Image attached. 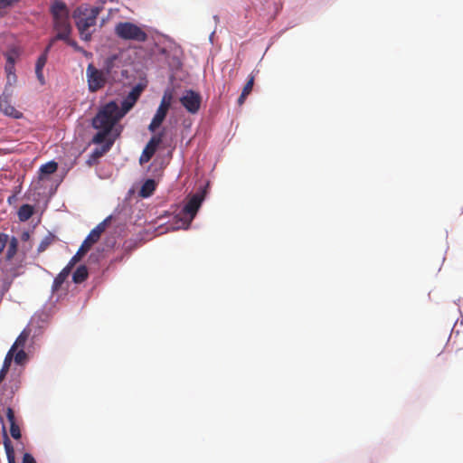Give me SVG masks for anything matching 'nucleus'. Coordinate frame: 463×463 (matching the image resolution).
<instances>
[{
	"label": "nucleus",
	"instance_id": "nucleus-17",
	"mask_svg": "<svg viewBox=\"0 0 463 463\" xmlns=\"http://www.w3.org/2000/svg\"><path fill=\"white\" fill-rule=\"evenodd\" d=\"M58 169V164L55 161H50L44 165H42L39 169V178L43 179L47 175L55 173Z\"/></svg>",
	"mask_w": 463,
	"mask_h": 463
},
{
	"label": "nucleus",
	"instance_id": "nucleus-3",
	"mask_svg": "<svg viewBox=\"0 0 463 463\" xmlns=\"http://www.w3.org/2000/svg\"><path fill=\"white\" fill-rule=\"evenodd\" d=\"M50 11L53 20V29L57 32L56 39L67 41L71 33V25L66 4L62 1L55 0L51 5Z\"/></svg>",
	"mask_w": 463,
	"mask_h": 463
},
{
	"label": "nucleus",
	"instance_id": "nucleus-37",
	"mask_svg": "<svg viewBox=\"0 0 463 463\" xmlns=\"http://www.w3.org/2000/svg\"><path fill=\"white\" fill-rule=\"evenodd\" d=\"M247 97H248V95H247V94H244V93H242V92H241V94L240 95V97H239V99H238V101H237V102H238V104H239L240 106H241V105L244 103V101H245V99H246V98H247Z\"/></svg>",
	"mask_w": 463,
	"mask_h": 463
},
{
	"label": "nucleus",
	"instance_id": "nucleus-13",
	"mask_svg": "<svg viewBox=\"0 0 463 463\" xmlns=\"http://www.w3.org/2000/svg\"><path fill=\"white\" fill-rule=\"evenodd\" d=\"M113 139H106L105 144L101 147L96 148L92 151V153L89 156V159L87 160V164L90 166L96 164L99 158H100L105 153H107L110 149V147L113 145Z\"/></svg>",
	"mask_w": 463,
	"mask_h": 463
},
{
	"label": "nucleus",
	"instance_id": "nucleus-16",
	"mask_svg": "<svg viewBox=\"0 0 463 463\" xmlns=\"http://www.w3.org/2000/svg\"><path fill=\"white\" fill-rule=\"evenodd\" d=\"M71 273V270H70V268H63L61 269V271L55 277L54 280H53V283H52V291H58L62 284L64 283V281L66 280V279L68 278V276L70 275Z\"/></svg>",
	"mask_w": 463,
	"mask_h": 463
},
{
	"label": "nucleus",
	"instance_id": "nucleus-32",
	"mask_svg": "<svg viewBox=\"0 0 463 463\" xmlns=\"http://www.w3.org/2000/svg\"><path fill=\"white\" fill-rule=\"evenodd\" d=\"M22 463H36V461L30 453H24Z\"/></svg>",
	"mask_w": 463,
	"mask_h": 463
},
{
	"label": "nucleus",
	"instance_id": "nucleus-33",
	"mask_svg": "<svg viewBox=\"0 0 463 463\" xmlns=\"http://www.w3.org/2000/svg\"><path fill=\"white\" fill-rule=\"evenodd\" d=\"M14 52H8L6 54V64H9L12 62V64H14Z\"/></svg>",
	"mask_w": 463,
	"mask_h": 463
},
{
	"label": "nucleus",
	"instance_id": "nucleus-1",
	"mask_svg": "<svg viewBox=\"0 0 463 463\" xmlns=\"http://www.w3.org/2000/svg\"><path fill=\"white\" fill-rule=\"evenodd\" d=\"M118 114V105L116 101H109L100 108L92 119V127L99 131L92 138L95 144L106 141L114 126L121 119Z\"/></svg>",
	"mask_w": 463,
	"mask_h": 463
},
{
	"label": "nucleus",
	"instance_id": "nucleus-22",
	"mask_svg": "<svg viewBox=\"0 0 463 463\" xmlns=\"http://www.w3.org/2000/svg\"><path fill=\"white\" fill-rule=\"evenodd\" d=\"M13 355L14 354H12L11 352H8L4 360L3 366L0 370V383L2 381H4V379L5 378L7 373L9 371V368H10V365L12 363V359H13Z\"/></svg>",
	"mask_w": 463,
	"mask_h": 463
},
{
	"label": "nucleus",
	"instance_id": "nucleus-11",
	"mask_svg": "<svg viewBox=\"0 0 463 463\" xmlns=\"http://www.w3.org/2000/svg\"><path fill=\"white\" fill-rule=\"evenodd\" d=\"M163 137L164 133L160 132L150 138L139 157L140 165L147 163L152 158L158 146L162 143Z\"/></svg>",
	"mask_w": 463,
	"mask_h": 463
},
{
	"label": "nucleus",
	"instance_id": "nucleus-26",
	"mask_svg": "<svg viewBox=\"0 0 463 463\" xmlns=\"http://www.w3.org/2000/svg\"><path fill=\"white\" fill-rule=\"evenodd\" d=\"M54 236L52 234H49L46 236L38 246V252H43L47 250V248L53 242Z\"/></svg>",
	"mask_w": 463,
	"mask_h": 463
},
{
	"label": "nucleus",
	"instance_id": "nucleus-23",
	"mask_svg": "<svg viewBox=\"0 0 463 463\" xmlns=\"http://www.w3.org/2000/svg\"><path fill=\"white\" fill-rule=\"evenodd\" d=\"M118 60L117 55L108 57L104 61V66L101 71L105 72L107 76L110 75L113 71L115 61Z\"/></svg>",
	"mask_w": 463,
	"mask_h": 463
},
{
	"label": "nucleus",
	"instance_id": "nucleus-9",
	"mask_svg": "<svg viewBox=\"0 0 463 463\" xmlns=\"http://www.w3.org/2000/svg\"><path fill=\"white\" fill-rule=\"evenodd\" d=\"M142 91L143 87L140 84L136 85L131 90L128 95L124 98L121 102V108L118 107L119 117L123 118L135 106Z\"/></svg>",
	"mask_w": 463,
	"mask_h": 463
},
{
	"label": "nucleus",
	"instance_id": "nucleus-8",
	"mask_svg": "<svg viewBox=\"0 0 463 463\" xmlns=\"http://www.w3.org/2000/svg\"><path fill=\"white\" fill-rule=\"evenodd\" d=\"M12 95L13 90H9L8 87H5L3 94L0 96V110L8 117L20 118L23 114L12 105Z\"/></svg>",
	"mask_w": 463,
	"mask_h": 463
},
{
	"label": "nucleus",
	"instance_id": "nucleus-25",
	"mask_svg": "<svg viewBox=\"0 0 463 463\" xmlns=\"http://www.w3.org/2000/svg\"><path fill=\"white\" fill-rule=\"evenodd\" d=\"M87 254L86 251L83 250V249L79 248L76 254L70 260L69 263L65 266V268H70V270L71 271L72 268L76 265L77 262L81 260V259Z\"/></svg>",
	"mask_w": 463,
	"mask_h": 463
},
{
	"label": "nucleus",
	"instance_id": "nucleus-39",
	"mask_svg": "<svg viewBox=\"0 0 463 463\" xmlns=\"http://www.w3.org/2000/svg\"><path fill=\"white\" fill-rule=\"evenodd\" d=\"M28 236H29V235H28V233H27V232H25V233H24V234H23V238H24V239L27 238Z\"/></svg>",
	"mask_w": 463,
	"mask_h": 463
},
{
	"label": "nucleus",
	"instance_id": "nucleus-12",
	"mask_svg": "<svg viewBox=\"0 0 463 463\" xmlns=\"http://www.w3.org/2000/svg\"><path fill=\"white\" fill-rule=\"evenodd\" d=\"M107 220L99 223L94 229L90 231L86 239L81 243L80 247L84 251L88 252L90 248L99 241L101 234L105 232Z\"/></svg>",
	"mask_w": 463,
	"mask_h": 463
},
{
	"label": "nucleus",
	"instance_id": "nucleus-19",
	"mask_svg": "<svg viewBox=\"0 0 463 463\" xmlns=\"http://www.w3.org/2000/svg\"><path fill=\"white\" fill-rule=\"evenodd\" d=\"M4 446H5L8 463H15L14 449V447L12 445L10 439L8 438V436L5 432L4 435Z\"/></svg>",
	"mask_w": 463,
	"mask_h": 463
},
{
	"label": "nucleus",
	"instance_id": "nucleus-7",
	"mask_svg": "<svg viewBox=\"0 0 463 463\" xmlns=\"http://www.w3.org/2000/svg\"><path fill=\"white\" fill-rule=\"evenodd\" d=\"M86 78L90 92H97L107 83V75L101 70L97 69L92 63H90L86 69Z\"/></svg>",
	"mask_w": 463,
	"mask_h": 463
},
{
	"label": "nucleus",
	"instance_id": "nucleus-14",
	"mask_svg": "<svg viewBox=\"0 0 463 463\" xmlns=\"http://www.w3.org/2000/svg\"><path fill=\"white\" fill-rule=\"evenodd\" d=\"M6 417L10 423V434L14 439L21 438V430L19 425L15 421L14 411L11 407L6 409Z\"/></svg>",
	"mask_w": 463,
	"mask_h": 463
},
{
	"label": "nucleus",
	"instance_id": "nucleus-2",
	"mask_svg": "<svg viewBox=\"0 0 463 463\" xmlns=\"http://www.w3.org/2000/svg\"><path fill=\"white\" fill-rule=\"evenodd\" d=\"M101 11V6L88 7L84 5L78 6L73 11L72 18L75 21V25L81 40L85 42L91 40L97 18Z\"/></svg>",
	"mask_w": 463,
	"mask_h": 463
},
{
	"label": "nucleus",
	"instance_id": "nucleus-24",
	"mask_svg": "<svg viewBox=\"0 0 463 463\" xmlns=\"http://www.w3.org/2000/svg\"><path fill=\"white\" fill-rule=\"evenodd\" d=\"M18 247V241L15 237H13L8 244L7 251H6V259L11 260L16 254Z\"/></svg>",
	"mask_w": 463,
	"mask_h": 463
},
{
	"label": "nucleus",
	"instance_id": "nucleus-35",
	"mask_svg": "<svg viewBox=\"0 0 463 463\" xmlns=\"http://www.w3.org/2000/svg\"><path fill=\"white\" fill-rule=\"evenodd\" d=\"M57 40H58V39H56V36H55V37H53V38L50 41L49 44H48V45L46 46V48H45V51H44V52H45V53H48V52L51 50V48L52 47L53 43H55V41H57Z\"/></svg>",
	"mask_w": 463,
	"mask_h": 463
},
{
	"label": "nucleus",
	"instance_id": "nucleus-28",
	"mask_svg": "<svg viewBox=\"0 0 463 463\" xmlns=\"http://www.w3.org/2000/svg\"><path fill=\"white\" fill-rule=\"evenodd\" d=\"M254 80H255V77L253 75H250L248 81L246 82V84L244 85V87L242 89V91H241L242 93L250 95V93L252 90L253 85H254Z\"/></svg>",
	"mask_w": 463,
	"mask_h": 463
},
{
	"label": "nucleus",
	"instance_id": "nucleus-36",
	"mask_svg": "<svg viewBox=\"0 0 463 463\" xmlns=\"http://www.w3.org/2000/svg\"><path fill=\"white\" fill-rule=\"evenodd\" d=\"M69 45L72 46L73 48H75L76 50H80V48L78 46L77 43L75 41H72L70 39V37L68 38L67 41H65Z\"/></svg>",
	"mask_w": 463,
	"mask_h": 463
},
{
	"label": "nucleus",
	"instance_id": "nucleus-31",
	"mask_svg": "<svg viewBox=\"0 0 463 463\" xmlns=\"http://www.w3.org/2000/svg\"><path fill=\"white\" fill-rule=\"evenodd\" d=\"M9 237L5 233H0V253L4 250L5 248L7 242H8Z\"/></svg>",
	"mask_w": 463,
	"mask_h": 463
},
{
	"label": "nucleus",
	"instance_id": "nucleus-20",
	"mask_svg": "<svg viewBox=\"0 0 463 463\" xmlns=\"http://www.w3.org/2000/svg\"><path fill=\"white\" fill-rule=\"evenodd\" d=\"M156 186V184L155 180H153V179L146 180L141 186L140 195L142 197L150 196L154 193Z\"/></svg>",
	"mask_w": 463,
	"mask_h": 463
},
{
	"label": "nucleus",
	"instance_id": "nucleus-27",
	"mask_svg": "<svg viewBox=\"0 0 463 463\" xmlns=\"http://www.w3.org/2000/svg\"><path fill=\"white\" fill-rule=\"evenodd\" d=\"M13 357L17 364H24L26 362L28 356L23 349H20L14 353Z\"/></svg>",
	"mask_w": 463,
	"mask_h": 463
},
{
	"label": "nucleus",
	"instance_id": "nucleus-15",
	"mask_svg": "<svg viewBox=\"0 0 463 463\" xmlns=\"http://www.w3.org/2000/svg\"><path fill=\"white\" fill-rule=\"evenodd\" d=\"M30 335H31V330L28 329V328H24L20 333L18 337L16 338L15 342L12 345L11 349L9 350V352H11V354H14V353L15 351H17L18 348H22L23 349V347L25 345V344H26Z\"/></svg>",
	"mask_w": 463,
	"mask_h": 463
},
{
	"label": "nucleus",
	"instance_id": "nucleus-38",
	"mask_svg": "<svg viewBox=\"0 0 463 463\" xmlns=\"http://www.w3.org/2000/svg\"><path fill=\"white\" fill-rule=\"evenodd\" d=\"M15 81H16V75H15L14 73H13V74L11 75V85H8V84L6 83V86H5V87H8V89H9V90H12V86H13V84H14Z\"/></svg>",
	"mask_w": 463,
	"mask_h": 463
},
{
	"label": "nucleus",
	"instance_id": "nucleus-5",
	"mask_svg": "<svg viewBox=\"0 0 463 463\" xmlns=\"http://www.w3.org/2000/svg\"><path fill=\"white\" fill-rule=\"evenodd\" d=\"M204 199L203 194L196 193L193 194L184 204L180 214L183 216L180 218L181 224L180 228L188 229L192 221L194 219L198 210L200 209L202 203Z\"/></svg>",
	"mask_w": 463,
	"mask_h": 463
},
{
	"label": "nucleus",
	"instance_id": "nucleus-18",
	"mask_svg": "<svg viewBox=\"0 0 463 463\" xmlns=\"http://www.w3.org/2000/svg\"><path fill=\"white\" fill-rule=\"evenodd\" d=\"M89 272L85 265L79 266L72 275V280L74 283H82L88 279Z\"/></svg>",
	"mask_w": 463,
	"mask_h": 463
},
{
	"label": "nucleus",
	"instance_id": "nucleus-34",
	"mask_svg": "<svg viewBox=\"0 0 463 463\" xmlns=\"http://www.w3.org/2000/svg\"><path fill=\"white\" fill-rule=\"evenodd\" d=\"M35 73H36V77L39 80V81L41 82V84H44V78H43V71L35 70Z\"/></svg>",
	"mask_w": 463,
	"mask_h": 463
},
{
	"label": "nucleus",
	"instance_id": "nucleus-10",
	"mask_svg": "<svg viewBox=\"0 0 463 463\" xmlns=\"http://www.w3.org/2000/svg\"><path fill=\"white\" fill-rule=\"evenodd\" d=\"M180 102L188 112L195 114L200 109L202 98L199 93L190 90L180 98Z\"/></svg>",
	"mask_w": 463,
	"mask_h": 463
},
{
	"label": "nucleus",
	"instance_id": "nucleus-30",
	"mask_svg": "<svg viewBox=\"0 0 463 463\" xmlns=\"http://www.w3.org/2000/svg\"><path fill=\"white\" fill-rule=\"evenodd\" d=\"M5 71L6 72L7 84L11 85V75L14 73V64H12V62L5 64Z\"/></svg>",
	"mask_w": 463,
	"mask_h": 463
},
{
	"label": "nucleus",
	"instance_id": "nucleus-6",
	"mask_svg": "<svg viewBox=\"0 0 463 463\" xmlns=\"http://www.w3.org/2000/svg\"><path fill=\"white\" fill-rule=\"evenodd\" d=\"M172 100H173L172 91L165 90L162 97L160 105H159L154 118H152V121L150 122V124L148 126V129L150 132H155L161 126V124L165 120V118L167 115V112L171 107Z\"/></svg>",
	"mask_w": 463,
	"mask_h": 463
},
{
	"label": "nucleus",
	"instance_id": "nucleus-21",
	"mask_svg": "<svg viewBox=\"0 0 463 463\" xmlns=\"http://www.w3.org/2000/svg\"><path fill=\"white\" fill-rule=\"evenodd\" d=\"M17 214L20 221H28L33 214V207L30 204H23L19 208Z\"/></svg>",
	"mask_w": 463,
	"mask_h": 463
},
{
	"label": "nucleus",
	"instance_id": "nucleus-29",
	"mask_svg": "<svg viewBox=\"0 0 463 463\" xmlns=\"http://www.w3.org/2000/svg\"><path fill=\"white\" fill-rule=\"evenodd\" d=\"M47 61V53L43 52L37 60L35 69L36 71H43Z\"/></svg>",
	"mask_w": 463,
	"mask_h": 463
},
{
	"label": "nucleus",
	"instance_id": "nucleus-4",
	"mask_svg": "<svg viewBox=\"0 0 463 463\" xmlns=\"http://www.w3.org/2000/svg\"><path fill=\"white\" fill-rule=\"evenodd\" d=\"M115 34L125 41L144 43L147 40V33L140 26L131 22H119L115 26Z\"/></svg>",
	"mask_w": 463,
	"mask_h": 463
}]
</instances>
